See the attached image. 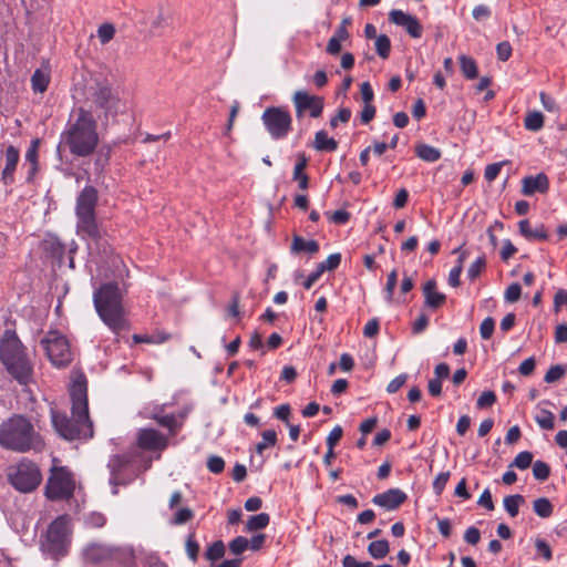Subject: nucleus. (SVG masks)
Here are the masks:
<instances>
[{"mask_svg": "<svg viewBox=\"0 0 567 567\" xmlns=\"http://www.w3.org/2000/svg\"><path fill=\"white\" fill-rule=\"evenodd\" d=\"M97 199L96 188L87 185L80 192L75 204L78 235L96 245L103 239V233L96 221L95 214Z\"/></svg>", "mask_w": 567, "mask_h": 567, "instance_id": "6", "label": "nucleus"}, {"mask_svg": "<svg viewBox=\"0 0 567 567\" xmlns=\"http://www.w3.org/2000/svg\"><path fill=\"white\" fill-rule=\"evenodd\" d=\"M398 284V271L393 269L389 275L385 284V300L392 302L394 289Z\"/></svg>", "mask_w": 567, "mask_h": 567, "instance_id": "44", "label": "nucleus"}, {"mask_svg": "<svg viewBox=\"0 0 567 567\" xmlns=\"http://www.w3.org/2000/svg\"><path fill=\"white\" fill-rule=\"evenodd\" d=\"M0 445L13 452L24 453L43 446L41 435L23 415H13L0 424Z\"/></svg>", "mask_w": 567, "mask_h": 567, "instance_id": "5", "label": "nucleus"}, {"mask_svg": "<svg viewBox=\"0 0 567 567\" xmlns=\"http://www.w3.org/2000/svg\"><path fill=\"white\" fill-rule=\"evenodd\" d=\"M375 51L381 59H388L391 51V41L386 34H380L375 39Z\"/></svg>", "mask_w": 567, "mask_h": 567, "instance_id": "38", "label": "nucleus"}, {"mask_svg": "<svg viewBox=\"0 0 567 567\" xmlns=\"http://www.w3.org/2000/svg\"><path fill=\"white\" fill-rule=\"evenodd\" d=\"M89 100L96 111H101L107 120L117 115L121 100L117 93L106 82H99L92 87Z\"/></svg>", "mask_w": 567, "mask_h": 567, "instance_id": "11", "label": "nucleus"}, {"mask_svg": "<svg viewBox=\"0 0 567 567\" xmlns=\"http://www.w3.org/2000/svg\"><path fill=\"white\" fill-rule=\"evenodd\" d=\"M496 402V394L493 391H484L477 399L476 405L478 409L492 406Z\"/></svg>", "mask_w": 567, "mask_h": 567, "instance_id": "53", "label": "nucleus"}, {"mask_svg": "<svg viewBox=\"0 0 567 567\" xmlns=\"http://www.w3.org/2000/svg\"><path fill=\"white\" fill-rule=\"evenodd\" d=\"M525 502L520 494L509 495L504 497L503 505L505 511L511 517H516L519 512V506Z\"/></svg>", "mask_w": 567, "mask_h": 567, "instance_id": "29", "label": "nucleus"}, {"mask_svg": "<svg viewBox=\"0 0 567 567\" xmlns=\"http://www.w3.org/2000/svg\"><path fill=\"white\" fill-rule=\"evenodd\" d=\"M50 78L40 69L35 70L31 76V85L34 92L43 93L47 91Z\"/></svg>", "mask_w": 567, "mask_h": 567, "instance_id": "31", "label": "nucleus"}, {"mask_svg": "<svg viewBox=\"0 0 567 567\" xmlns=\"http://www.w3.org/2000/svg\"><path fill=\"white\" fill-rule=\"evenodd\" d=\"M137 444L146 451H162L167 446V439L155 429H142L138 433Z\"/></svg>", "mask_w": 567, "mask_h": 567, "instance_id": "15", "label": "nucleus"}, {"mask_svg": "<svg viewBox=\"0 0 567 567\" xmlns=\"http://www.w3.org/2000/svg\"><path fill=\"white\" fill-rule=\"evenodd\" d=\"M533 464V454L529 451L519 452L513 462L509 464V467H516L518 470H527Z\"/></svg>", "mask_w": 567, "mask_h": 567, "instance_id": "36", "label": "nucleus"}, {"mask_svg": "<svg viewBox=\"0 0 567 567\" xmlns=\"http://www.w3.org/2000/svg\"><path fill=\"white\" fill-rule=\"evenodd\" d=\"M486 266V260L484 256L476 258L474 262L467 269V277L470 280H475L482 272V270Z\"/></svg>", "mask_w": 567, "mask_h": 567, "instance_id": "43", "label": "nucleus"}, {"mask_svg": "<svg viewBox=\"0 0 567 567\" xmlns=\"http://www.w3.org/2000/svg\"><path fill=\"white\" fill-rule=\"evenodd\" d=\"M8 480L17 491L29 493L41 483V473L35 463L21 461L16 466L9 468Z\"/></svg>", "mask_w": 567, "mask_h": 567, "instance_id": "9", "label": "nucleus"}, {"mask_svg": "<svg viewBox=\"0 0 567 567\" xmlns=\"http://www.w3.org/2000/svg\"><path fill=\"white\" fill-rule=\"evenodd\" d=\"M290 251L293 255H299L301 252L315 255L319 251V244L315 239L306 240L303 237L295 235L292 237Z\"/></svg>", "mask_w": 567, "mask_h": 567, "instance_id": "22", "label": "nucleus"}, {"mask_svg": "<svg viewBox=\"0 0 567 567\" xmlns=\"http://www.w3.org/2000/svg\"><path fill=\"white\" fill-rule=\"evenodd\" d=\"M519 233L528 240H547L548 233L544 224H537L534 228L528 219L518 223Z\"/></svg>", "mask_w": 567, "mask_h": 567, "instance_id": "21", "label": "nucleus"}, {"mask_svg": "<svg viewBox=\"0 0 567 567\" xmlns=\"http://www.w3.org/2000/svg\"><path fill=\"white\" fill-rule=\"evenodd\" d=\"M262 124L272 140H282L292 130L290 112L282 106H269L261 114Z\"/></svg>", "mask_w": 567, "mask_h": 567, "instance_id": "10", "label": "nucleus"}, {"mask_svg": "<svg viewBox=\"0 0 567 567\" xmlns=\"http://www.w3.org/2000/svg\"><path fill=\"white\" fill-rule=\"evenodd\" d=\"M270 517L267 513H260L257 515H252L248 518L246 523V530L256 532L259 529H264L268 526Z\"/></svg>", "mask_w": 567, "mask_h": 567, "instance_id": "30", "label": "nucleus"}, {"mask_svg": "<svg viewBox=\"0 0 567 567\" xmlns=\"http://www.w3.org/2000/svg\"><path fill=\"white\" fill-rule=\"evenodd\" d=\"M460 66L463 75L466 79L473 80L477 76V64L474 59L466 55H461Z\"/></svg>", "mask_w": 567, "mask_h": 567, "instance_id": "32", "label": "nucleus"}, {"mask_svg": "<svg viewBox=\"0 0 567 567\" xmlns=\"http://www.w3.org/2000/svg\"><path fill=\"white\" fill-rule=\"evenodd\" d=\"M72 417L59 411H51L52 424L65 440L91 439L93 423L89 416L87 384L84 377L75 379L70 388Z\"/></svg>", "mask_w": 567, "mask_h": 567, "instance_id": "1", "label": "nucleus"}, {"mask_svg": "<svg viewBox=\"0 0 567 567\" xmlns=\"http://www.w3.org/2000/svg\"><path fill=\"white\" fill-rule=\"evenodd\" d=\"M185 547L189 559L195 563L198 558L199 545L195 540L194 534L188 535Z\"/></svg>", "mask_w": 567, "mask_h": 567, "instance_id": "50", "label": "nucleus"}, {"mask_svg": "<svg viewBox=\"0 0 567 567\" xmlns=\"http://www.w3.org/2000/svg\"><path fill=\"white\" fill-rule=\"evenodd\" d=\"M535 359L533 357L525 359L518 367V372L524 375H530L535 370Z\"/></svg>", "mask_w": 567, "mask_h": 567, "instance_id": "62", "label": "nucleus"}, {"mask_svg": "<svg viewBox=\"0 0 567 567\" xmlns=\"http://www.w3.org/2000/svg\"><path fill=\"white\" fill-rule=\"evenodd\" d=\"M261 441L256 445V452L262 454L268 447L275 446L277 443V433L274 430H266L261 433Z\"/></svg>", "mask_w": 567, "mask_h": 567, "instance_id": "35", "label": "nucleus"}, {"mask_svg": "<svg viewBox=\"0 0 567 567\" xmlns=\"http://www.w3.org/2000/svg\"><path fill=\"white\" fill-rule=\"evenodd\" d=\"M49 361L55 368H65L72 362V351L69 340L56 330H50L40 341Z\"/></svg>", "mask_w": 567, "mask_h": 567, "instance_id": "8", "label": "nucleus"}, {"mask_svg": "<svg viewBox=\"0 0 567 567\" xmlns=\"http://www.w3.org/2000/svg\"><path fill=\"white\" fill-rule=\"evenodd\" d=\"M44 250L48 251L51 257L62 260L65 247L64 245L56 238L50 237L43 241Z\"/></svg>", "mask_w": 567, "mask_h": 567, "instance_id": "27", "label": "nucleus"}, {"mask_svg": "<svg viewBox=\"0 0 567 567\" xmlns=\"http://www.w3.org/2000/svg\"><path fill=\"white\" fill-rule=\"evenodd\" d=\"M0 361L19 384L28 385L33 382V363L16 331L6 330L3 332L0 340Z\"/></svg>", "mask_w": 567, "mask_h": 567, "instance_id": "4", "label": "nucleus"}, {"mask_svg": "<svg viewBox=\"0 0 567 567\" xmlns=\"http://www.w3.org/2000/svg\"><path fill=\"white\" fill-rule=\"evenodd\" d=\"M153 419L163 427H166L172 435H175L178 430L182 427V422H178V419L175 414H158L155 413Z\"/></svg>", "mask_w": 567, "mask_h": 567, "instance_id": "25", "label": "nucleus"}, {"mask_svg": "<svg viewBox=\"0 0 567 567\" xmlns=\"http://www.w3.org/2000/svg\"><path fill=\"white\" fill-rule=\"evenodd\" d=\"M351 117V110L342 107L338 111L337 115L330 120V126L336 128L339 123H348Z\"/></svg>", "mask_w": 567, "mask_h": 567, "instance_id": "54", "label": "nucleus"}, {"mask_svg": "<svg viewBox=\"0 0 567 567\" xmlns=\"http://www.w3.org/2000/svg\"><path fill=\"white\" fill-rule=\"evenodd\" d=\"M328 217H329L330 221L338 224V225H343L349 221L350 213L344 209H339V210H336V212L329 214Z\"/></svg>", "mask_w": 567, "mask_h": 567, "instance_id": "58", "label": "nucleus"}, {"mask_svg": "<svg viewBox=\"0 0 567 567\" xmlns=\"http://www.w3.org/2000/svg\"><path fill=\"white\" fill-rule=\"evenodd\" d=\"M566 373L565 367L560 364L553 365L548 369L544 377V381L547 383H553L563 378Z\"/></svg>", "mask_w": 567, "mask_h": 567, "instance_id": "45", "label": "nucleus"}, {"mask_svg": "<svg viewBox=\"0 0 567 567\" xmlns=\"http://www.w3.org/2000/svg\"><path fill=\"white\" fill-rule=\"evenodd\" d=\"M308 158L303 153L297 155V164L293 169V181L298 182L300 189H307L309 185V177L303 173L307 167Z\"/></svg>", "mask_w": 567, "mask_h": 567, "instance_id": "23", "label": "nucleus"}, {"mask_svg": "<svg viewBox=\"0 0 567 567\" xmlns=\"http://www.w3.org/2000/svg\"><path fill=\"white\" fill-rule=\"evenodd\" d=\"M406 494L400 488H390L374 495L372 503L388 511H394L406 501Z\"/></svg>", "mask_w": 567, "mask_h": 567, "instance_id": "17", "label": "nucleus"}, {"mask_svg": "<svg viewBox=\"0 0 567 567\" xmlns=\"http://www.w3.org/2000/svg\"><path fill=\"white\" fill-rule=\"evenodd\" d=\"M497 59L505 62L512 55V45L508 41L499 42L496 47Z\"/></svg>", "mask_w": 567, "mask_h": 567, "instance_id": "56", "label": "nucleus"}, {"mask_svg": "<svg viewBox=\"0 0 567 567\" xmlns=\"http://www.w3.org/2000/svg\"><path fill=\"white\" fill-rule=\"evenodd\" d=\"M535 547L537 551L544 557L545 560H550L553 558L551 548L546 540L537 538L535 540Z\"/></svg>", "mask_w": 567, "mask_h": 567, "instance_id": "57", "label": "nucleus"}, {"mask_svg": "<svg viewBox=\"0 0 567 567\" xmlns=\"http://www.w3.org/2000/svg\"><path fill=\"white\" fill-rule=\"evenodd\" d=\"M71 518L68 515L56 517L49 526L42 550L54 559L68 554L71 543Z\"/></svg>", "mask_w": 567, "mask_h": 567, "instance_id": "7", "label": "nucleus"}, {"mask_svg": "<svg viewBox=\"0 0 567 567\" xmlns=\"http://www.w3.org/2000/svg\"><path fill=\"white\" fill-rule=\"evenodd\" d=\"M494 328H495L494 319L492 317L485 318L480 326V333H481L482 339L488 340L494 332Z\"/></svg>", "mask_w": 567, "mask_h": 567, "instance_id": "52", "label": "nucleus"}, {"mask_svg": "<svg viewBox=\"0 0 567 567\" xmlns=\"http://www.w3.org/2000/svg\"><path fill=\"white\" fill-rule=\"evenodd\" d=\"M114 555V549L105 544L90 543L82 550V557L85 563L100 564L111 559Z\"/></svg>", "mask_w": 567, "mask_h": 567, "instance_id": "16", "label": "nucleus"}, {"mask_svg": "<svg viewBox=\"0 0 567 567\" xmlns=\"http://www.w3.org/2000/svg\"><path fill=\"white\" fill-rule=\"evenodd\" d=\"M360 93L364 104H372L374 93L371 84L369 82H363L360 85Z\"/></svg>", "mask_w": 567, "mask_h": 567, "instance_id": "60", "label": "nucleus"}, {"mask_svg": "<svg viewBox=\"0 0 567 567\" xmlns=\"http://www.w3.org/2000/svg\"><path fill=\"white\" fill-rule=\"evenodd\" d=\"M343 567H373L371 561H358L353 556L347 555L342 560Z\"/></svg>", "mask_w": 567, "mask_h": 567, "instance_id": "64", "label": "nucleus"}, {"mask_svg": "<svg viewBox=\"0 0 567 567\" xmlns=\"http://www.w3.org/2000/svg\"><path fill=\"white\" fill-rule=\"evenodd\" d=\"M115 34V28L111 23H104L100 25L97 30V37L102 44L110 42Z\"/></svg>", "mask_w": 567, "mask_h": 567, "instance_id": "47", "label": "nucleus"}, {"mask_svg": "<svg viewBox=\"0 0 567 567\" xmlns=\"http://www.w3.org/2000/svg\"><path fill=\"white\" fill-rule=\"evenodd\" d=\"M248 548V539L244 536H237L229 543V550L234 555H240Z\"/></svg>", "mask_w": 567, "mask_h": 567, "instance_id": "49", "label": "nucleus"}, {"mask_svg": "<svg viewBox=\"0 0 567 567\" xmlns=\"http://www.w3.org/2000/svg\"><path fill=\"white\" fill-rule=\"evenodd\" d=\"M415 153L421 159L430 163L436 162L441 157L440 150L427 144L417 145L415 147Z\"/></svg>", "mask_w": 567, "mask_h": 567, "instance_id": "28", "label": "nucleus"}, {"mask_svg": "<svg viewBox=\"0 0 567 567\" xmlns=\"http://www.w3.org/2000/svg\"><path fill=\"white\" fill-rule=\"evenodd\" d=\"M450 472H441L433 481V492L435 495H441L444 491L446 483L450 478Z\"/></svg>", "mask_w": 567, "mask_h": 567, "instance_id": "51", "label": "nucleus"}, {"mask_svg": "<svg viewBox=\"0 0 567 567\" xmlns=\"http://www.w3.org/2000/svg\"><path fill=\"white\" fill-rule=\"evenodd\" d=\"M341 262V254L340 252H334V254H331L328 256V258L318 264L319 268L321 271H332L334 269H337L339 267Z\"/></svg>", "mask_w": 567, "mask_h": 567, "instance_id": "42", "label": "nucleus"}, {"mask_svg": "<svg viewBox=\"0 0 567 567\" xmlns=\"http://www.w3.org/2000/svg\"><path fill=\"white\" fill-rule=\"evenodd\" d=\"M554 420V414L550 411L544 409L540 410V413L535 416L536 423L543 430H553L555 426Z\"/></svg>", "mask_w": 567, "mask_h": 567, "instance_id": "40", "label": "nucleus"}, {"mask_svg": "<svg viewBox=\"0 0 567 567\" xmlns=\"http://www.w3.org/2000/svg\"><path fill=\"white\" fill-rule=\"evenodd\" d=\"M342 427L337 425L334 426L328 437H327V445L328 447H331V449H334V446L338 444V442L340 441V439L342 437Z\"/></svg>", "mask_w": 567, "mask_h": 567, "instance_id": "61", "label": "nucleus"}, {"mask_svg": "<svg viewBox=\"0 0 567 567\" xmlns=\"http://www.w3.org/2000/svg\"><path fill=\"white\" fill-rule=\"evenodd\" d=\"M522 295V287L518 282L511 284L504 293V299L506 302H516L519 300Z\"/></svg>", "mask_w": 567, "mask_h": 567, "instance_id": "48", "label": "nucleus"}, {"mask_svg": "<svg viewBox=\"0 0 567 567\" xmlns=\"http://www.w3.org/2000/svg\"><path fill=\"white\" fill-rule=\"evenodd\" d=\"M524 126L527 131L538 132L544 126V115L539 111L528 112L524 118Z\"/></svg>", "mask_w": 567, "mask_h": 567, "instance_id": "26", "label": "nucleus"}, {"mask_svg": "<svg viewBox=\"0 0 567 567\" xmlns=\"http://www.w3.org/2000/svg\"><path fill=\"white\" fill-rule=\"evenodd\" d=\"M424 303L430 309H437L444 305L446 296L436 290V281L434 279L427 280L423 286Z\"/></svg>", "mask_w": 567, "mask_h": 567, "instance_id": "19", "label": "nucleus"}, {"mask_svg": "<svg viewBox=\"0 0 567 567\" xmlns=\"http://www.w3.org/2000/svg\"><path fill=\"white\" fill-rule=\"evenodd\" d=\"M297 118L303 117L307 113L311 117H319L322 114L324 101L323 97L311 95L306 91H297L292 96Z\"/></svg>", "mask_w": 567, "mask_h": 567, "instance_id": "13", "label": "nucleus"}, {"mask_svg": "<svg viewBox=\"0 0 567 567\" xmlns=\"http://www.w3.org/2000/svg\"><path fill=\"white\" fill-rule=\"evenodd\" d=\"M19 158V150L13 145L8 146L6 150V166L2 171V179L4 184H11L13 182Z\"/></svg>", "mask_w": 567, "mask_h": 567, "instance_id": "20", "label": "nucleus"}, {"mask_svg": "<svg viewBox=\"0 0 567 567\" xmlns=\"http://www.w3.org/2000/svg\"><path fill=\"white\" fill-rule=\"evenodd\" d=\"M389 20L395 25L404 28L410 37L414 39L422 37L423 27L414 16L403 12L402 10L393 9L389 13Z\"/></svg>", "mask_w": 567, "mask_h": 567, "instance_id": "14", "label": "nucleus"}, {"mask_svg": "<svg viewBox=\"0 0 567 567\" xmlns=\"http://www.w3.org/2000/svg\"><path fill=\"white\" fill-rule=\"evenodd\" d=\"M480 539H481V533H480L478 528L472 526L465 530L464 540L467 544L476 545L480 542Z\"/></svg>", "mask_w": 567, "mask_h": 567, "instance_id": "63", "label": "nucleus"}, {"mask_svg": "<svg viewBox=\"0 0 567 567\" xmlns=\"http://www.w3.org/2000/svg\"><path fill=\"white\" fill-rule=\"evenodd\" d=\"M40 141L34 138L31 141V144L25 153V161L31 164V173L34 174L38 169V152H39Z\"/></svg>", "mask_w": 567, "mask_h": 567, "instance_id": "37", "label": "nucleus"}, {"mask_svg": "<svg viewBox=\"0 0 567 567\" xmlns=\"http://www.w3.org/2000/svg\"><path fill=\"white\" fill-rule=\"evenodd\" d=\"M61 144L79 157L94 153L99 144V133L92 111L79 107L72 113L66 128L61 134Z\"/></svg>", "mask_w": 567, "mask_h": 567, "instance_id": "2", "label": "nucleus"}, {"mask_svg": "<svg viewBox=\"0 0 567 567\" xmlns=\"http://www.w3.org/2000/svg\"><path fill=\"white\" fill-rule=\"evenodd\" d=\"M313 147L319 152H334L338 148V142L329 137L324 131H319L315 135Z\"/></svg>", "mask_w": 567, "mask_h": 567, "instance_id": "24", "label": "nucleus"}, {"mask_svg": "<svg viewBox=\"0 0 567 567\" xmlns=\"http://www.w3.org/2000/svg\"><path fill=\"white\" fill-rule=\"evenodd\" d=\"M75 483L72 474L64 467L52 472L45 487V495L52 501L69 499L73 496Z\"/></svg>", "mask_w": 567, "mask_h": 567, "instance_id": "12", "label": "nucleus"}, {"mask_svg": "<svg viewBox=\"0 0 567 567\" xmlns=\"http://www.w3.org/2000/svg\"><path fill=\"white\" fill-rule=\"evenodd\" d=\"M93 305L99 318L114 333L128 328L126 310L124 308V291L117 282L101 285L93 292Z\"/></svg>", "mask_w": 567, "mask_h": 567, "instance_id": "3", "label": "nucleus"}, {"mask_svg": "<svg viewBox=\"0 0 567 567\" xmlns=\"http://www.w3.org/2000/svg\"><path fill=\"white\" fill-rule=\"evenodd\" d=\"M408 375L406 374H399L395 377L386 386V391L389 393H395L398 392L406 382Z\"/></svg>", "mask_w": 567, "mask_h": 567, "instance_id": "59", "label": "nucleus"}, {"mask_svg": "<svg viewBox=\"0 0 567 567\" xmlns=\"http://www.w3.org/2000/svg\"><path fill=\"white\" fill-rule=\"evenodd\" d=\"M533 509L539 517L547 518L553 514L554 507L548 498L539 497L533 502Z\"/></svg>", "mask_w": 567, "mask_h": 567, "instance_id": "33", "label": "nucleus"}, {"mask_svg": "<svg viewBox=\"0 0 567 567\" xmlns=\"http://www.w3.org/2000/svg\"><path fill=\"white\" fill-rule=\"evenodd\" d=\"M549 188V179L546 174L539 173L535 176H526L522 181V193L530 196L535 193H546Z\"/></svg>", "mask_w": 567, "mask_h": 567, "instance_id": "18", "label": "nucleus"}, {"mask_svg": "<svg viewBox=\"0 0 567 567\" xmlns=\"http://www.w3.org/2000/svg\"><path fill=\"white\" fill-rule=\"evenodd\" d=\"M193 517H194V513L190 508L182 507L175 513V515L172 519V524L183 525V524H186L187 522L192 520Z\"/></svg>", "mask_w": 567, "mask_h": 567, "instance_id": "46", "label": "nucleus"}, {"mask_svg": "<svg viewBox=\"0 0 567 567\" xmlns=\"http://www.w3.org/2000/svg\"><path fill=\"white\" fill-rule=\"evenodd\" d=\"M368 553L374 559H382L389 554V543L385 539L371 542L368 546Z\"/></svg>", "mask_w": 567, "mask_h": 567, "instance_id": "34", "label": "nucleus"}, {"mask_svg": "<svg viewBox=\"0 0 567 567\" xmlns=\"http://www.w3.org/2000/svg\"><path fill=\"white\" fill-rule=\"evenodd\" d=\"M533 475L538 481H546L550 474V467L543 461H536L533 464Z\"/></svg>", "mask_w": 567, "mask_h": 567, "instance_id": "41", "label": "nucleus"}, {"mask_svg": "<svg viewBox=\"0 0 567 567\" xmlns=\"http://www.w3.org/2000/svg\"><path fill=\"white\" fill-rule=\"evenodd\" d=\"M225 554V545L221 540L214 542L205 551L207 560L216 561L220 559Z\"/></svg>", "mask_w": 567, "mask_h": 567, "instance_id": "39", "label": "nucleus"}, {"mask_svg": "<svg viewBox=\"0 0 567 567\" xmlns=\"http://www.w3.org/2000/svg\"><path fill=\"white\" fill-rule=\"evenodd\" d=\"M207 468L214 474H219L225 468V462L220 456L213 455L207 460Z\"/></svg>", "mask_w": 567, "mask_h": 567, "instance_id": "55", "label": "nucleus"}]
</instances>
